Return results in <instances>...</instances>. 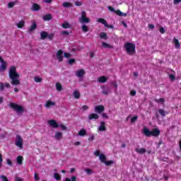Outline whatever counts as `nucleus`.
<instances>
[{
	"instance_id": "nucleus-64",
	"label": "nucleus",
	"mask_w": 181,
	"mask_h": 181,
	"mask_svg": "<svg viewBox=\"0 0 181 181\" xmlns=\"http://www.w3.org/2000/svg\"><path fill=\"white\" fill-rule=\"evenodd\" d=\"M102 117L103 118H108V115H107V113H102Z\"/></svg>"
},
{
	"instance_id": "nucleus-63",
	"label": "nucleus",
	"mask_w": 181,
	"mask_h": 181,
	"mask_svg": "<svg viewBox=\"0 0 181 181\" xmlns=\"http://www.w3.org/2000/svg\"><path fill=\"white\" fill-rule=\"evenodd\" d=\"M16 181H23V178H21L20 177H16Z\"/></svg>"
},
{
	"instance_id": "nucleus-19",
	"label": "nucleus",
	"mask_w": 181,
	"mask_h": 181,
	"mask_svg": "<svg viewBox=\"0 0 181 181\" xmlns=\"http://www.w3.org/2000/svg\"><path fill=\"white\" fill-rule=\"evenodd\" d=\"M135 152L137 153H139L140 155H144V153H146V148H135Z\"/></svg>"
},
{
	"instance_id": "nucleus-1",
	"label": "nucleus",
	"mask_w": 181,
	"mask_h": 181,
	"mask_svg": "<svg viewBox=\"0 0 181 181\" xmlns=\"http://www.w3.org/2000/svg\"><path fill=\"white\" fill-rule=\"evenodd\" d=\"M8 76L12 86H19L21 84V81H19V74L16 72V66H12L10 67L8 71Z\"/></svg>"
},
{
	"instance_id": "nucleus-11",
	"label": "nucleus",
	"mask_w": 181,
	"mask_h": 181,
	"mask_svg": "<svg viewBox=\"0 0 181 181\" xmlns=\"http://www.w3.org/2000/svg\"><path fill=\"white\" fill-rule=\"evenodd\" d=\"M57 59L58 62H63V50L59 49L57 52Z\"/></svg>"
},
{
	"instance_id": "nucleus-49",
	"label": "nucleus",
	"mask_w": 181,
	"mask_h": 181,
	"mask_svg": "<svg viewBox=\"0 0 181 181\" xmlns=\"http://www.w3.org/2000/svg\"><path fill=\"white\" fill-rule=\"evenodd\" d=\"M48 39H49V40H53V38L54 37V34H50V35H47V37Z\"/></svg>"
},
{
	"instance_id": "nucleus-14",
	"label": "nucleus",
	"mask_w": 181,
	"mask_h": 181,
	"mask_svg": "<svg viewBox=\"0 0 181 181\" xmlns=\"http://www.w3.org/2000/svg\"><path fill=\"white\" fill-rule=\"evenodd\" d=\"M107 80H108V78H107L105 76H99L98 78V83H107Z\"/></svg>"
},
{
	"instance_id": "nucleus-12",
	"label": "nucleus",
	"mask_w": 181,
	"mask_h": 181,
	"mask_svg": "<svg viewBox=\"0 0 181 181\" xmlns=\"http://www.w3.org/2000/svg\"><path fill=\"white\" fill-rule=\"evenodd\" d=\"M31 11H33L34 12L40 11V6L36 3H33Z\"/></svg>"
},
{
	"instance_id": "nucleus-5",
	"label": "nucleus",
	"mask_w": 181,
	"mask_h": 181,
	"mask_svg": "<svg viewBox=\"0 0 181 181\" xmlns=\"http://www.w3.org/2000/svg\"><path fill=\"white\" fill-rule=\"evenodd\" d=\"M80 23H90V18H87V13L83 11L81 12V16L79 18Z\"/></svg>"
},
{
	"instance_id": "nucleus-58",
	"label": "nucleus",
	"mask_w": 181,
	"mask_h": 181,
	"mask_svg": "<svg viewBox=\"0 0 181 181\" xmlns=\"http://www.w3.org/2000/svg\"><path fill=\"white\" fill-rule=\"evenodd\" d=\"M74 62H76L75 59H71L69 60V64H73V63H74Z\"/></svg>"
},
{
	"instance_id": "nucleus-28",
	"label": "nucleus",
	"mask_w": 181,
	"mask_h": 181,
	"mask_svg": "<svg viewBox=\"0 0 181 181\" xmlns=\"http://www.w3.org/2000/svg\"><path fill=\"white\" fill-rule=\"evenodd\" d=\"M17 165H22L23 163V157L22 156H18L17 157Z\"/></svg>"
},
{
	"instance_id": "nucleus-39",
	"label": "nucleus",
	"mask_w": 181,
	"mask_h": 181,
	"mask_svg": "<svg viewBox=\"0 0 181 181\" xmlns=\"http://www.w3.org/2000/svg\"><path fill=\"white\" fill-rule=\"evenodd\" d=\"M81 29L82 32H83L84 33H87V32H88V26H87L86 25H83Z\"/></svg>"
},
{
	"instance_id": "nucleus-47",
	"label": "nucleus",
	"mask_w": 181,
	"mask_h": 181,
	"mask_svg": "<svg viewBox=\"0 0 181 181\" xmlns=\"http://www.w3.org/2000/svg\"><path fill=\"white\" fill-rule=\"evenodd\" d=\"M75 5H76V6H81V5H83V2L76 1H75Z\"/></svg>"
},
{
	"instance_id": "nucleus-2",
	"label": "nucleus",
	"mask_w": 181,
	"mask_h": 181,
	"mask_svg": "<svg viewBox=\"0 0 181 181\" xmlns=\"http://www.w3.org/2000/svg\"><path fill=\"white\" fill-rule=\"evenodd\" d=\"M144 135L147 138H151V136H154L155 138H158L159 135H160V130L158 128H154L151 131L149 129L144 127L142 131Z\"/></svg>"
},
{
	"instance_id": "nucleus-26",
	"label": "nucleus",
	"mask_w": 181,
	"mask_h": 181,
	"mask_svg": "<svg viewBox=\"0 0 181 181\" xmlns=\"http://www.w3.org/2000/svg\"><path fill=\"white\" fill-rule=\"evenodd\" d=\"M115 13H116L118 16H127V13H122V11L119 10H114Z\"/></svg>"
},
{
	"instance_id": "nucleus-10",
	"label": "nucleus",
	"mask_w": 181,
	"mask_h": 181,
	"mask_svg": "<svg viewBox=\"0 0 181 181\" xmlns=\"http://www.w3.org/2000/svg\"><path fill=\"white\" fill-rule=\"evenodd\" d=\"M48 124L49 127H52V128H59V124H57V122L54 119L49 120Z\"/></svg>"
},
{
	"instance_id": "nucleus-22",
	"label": "nucleus",
	"mask_w": 181,
	"mask_h": 181,
	"mask_svg": "<svg viewBox=\"0 0 181 181\" xmlns=\"http://www.w3.org/2000/svg\"><path fill=\"white\" fill-rule=\"evenodd\" d=\"M16 26L18 29H22L25 28V21H21L16 23Z\"/></svg>"
},
{
	"instance_id": "nucleus-52",
	"label": "nucleus",
	"mask_w": 181,
	"mask_h": 181,
	"mask_svg": "<svg viewBox=\"0 0 181 181\" xmlns=\"http://www.w3.org/2000/svg\"><path fill=\"white\" fill-rule=\"evenodd\" d=\"M130 95L134 97V95H136V91L135 90H132L130 91Z\"/></svg>"
},
{
	"instance_id": "nucleus-57",
	"label": "nucleus",
	"mask_w": 181,
	"mask_h": 181,
	"mask_svg": "<svg viewBox=\"0 0 181 181\" xmlns=\"http://www.w3.org/2000/svg\"><path fill=\"white\" fill-rule=\"evenodd\" d=\"M62 35H66L68 36V35H70V33H69L67 30H64L62 31Z\"/></svg>"
},
{
	"instance_id": "nucleus-3",
	"label": "nucleus",
	"mask_w": 181,
	"mask_h": 181,
	"mask_svg": "<svg viewBox=\"0 0 181 181\" xmlns=\"http://www.w3.org/2000/svg\"><path fill=\"white\" fill-rule=\"evenodd\" d=\"M124 47L126 50L127 54H129V56H134V54L136 53V51L135 50V44L132 42H126L124 45Z\"/></svg>"
},
{
	"instance_id": "nucleus-46",
	"label": "nucleus",
	"mask_w": 181,
	"mask_h": 181,
	"mask_svg": "<svg viewBox=\"0 0 181 181\" xmlns=\"http://www.w3.org/2000/svg\"><path fill=\"white\" fill-rule=\"evenodd\" d=\"M2 162H4V158L2 153H0V168H2Z\"/></svg>"
},
{
	"instance_id": "nucleus-41",
	"label": "nucleus",
	"mask_w": 181,
	"mask_h": 181,
	"mask_svg": "<svg viewBox=\"0 0 181 181\" xmlns=\"http://www.w3.org/2000/svg\"><path fill=\"white\" fill-rule=\"evenodd\" d=\"M16 4V1H11V2H9V3L8 4V8H13V6H15Z\"/></svg>"
},
{
	"instance_id": "nucleus-23",
	"label": "nucleus",
	"mask_w": 181,
	"mask_h": 181,
	"mask_svg": "<svg viewBox=\"0 0 181 181\" xmlns=\"http://www.w3.org/2000/svg\"><path fill=\"white\" fill-rule=\"evenodd\" d=\"M54 138H55V139H57L58 141L62 139V138H63V133H62L60 132H57L55 133Z\"/></svg>"
},
{
	"instance_id": "nucleus-30",
	"label": "nucleus",
	"mask_w": 181,
	"mask_h": 181,
	"mask_svg": "<svg viewBox=\"0 0 181 181\" xmlns=\"http://www.w3.org/2000/svg\"><path fill=\"white\" fill-rule=\"evenodd\" d=\"M47 33L45 31H42L40 33V36H41V39L42 40H45V39H46V37H47Z\"/></svg>"
},
{
	"instance_id": "nucleus-44",
	"label": "nucleus",
	"mask_w": 181,
	"mask_h": 181,
	"mask_svg": "<svg viewBox=\"0 0 181 181\" xmlns=\"http://www.w3.org/2000/svg\"><path fill=\"white\" fill-rule=\"evenodd\" d=\"M85 172H86L87 175H91L92 173H93V170H91L90 168H86L85 170Z\"/></svg>"
},
{
	"instance_id": "nucleus-36",
	"label": "nucleus",
	"mask_w": 181,
	"mask_h": 181,
	"mask_svg": "<svg viewBox=\"0 0 181 181\" xmlns=\"http://www.w3.org/2000/svg\"><path fill=\"white\" fill-rule=\"evenodd\" d=\"M54 177L56 180H62V175L57 173H54Z\"/></svg>"
},
{
	"instance_id": "nucleus-42",
	"label": "nucleus",
	"mask_w": 181,
	"mask_h": 181,
	"mask_svg": "<svg viewBox=\"0 0 181 181\" xmlns=\"http://www.w3.org/2000/svg\"><path fill=\"white\" fill-rule=\"evenodd\" d=\"M34 81H35V83H42V81H43V79L42 78L35 76L34 78Z\"/></svg>"
},
{
	"instance_id": "nucleus-45",
	"label": "nucleus",
	"mask_w": 181,
	"mask_h": 181,
	"mask_svg": "<svg viewBox=\"0 0 181 181\" xmlns=\"http://www.w3.org/2000/svg\"><path fill=\"white\" fill-rule=\"evenodd\" d=\"M137 119H138L137 115H135L134 117H132L131 119L132 124H134V122H136Z\"/></svg>"
},
{
	"instance_id": "nucleus-51",
	"label": "nucleus",
	"mask_w": 181,
	"mask_h": 181,
	"mask_svg": "<svg viewBox=\"0 0 181 181\" xmlns=\"http://www.w3.org/2000/svg\"><path fill=\"white\" fill-rule=\"evenodd\" d=\"M64 57H66V59H69V57H71V54H70V53H69V52H65V53L64 54Z\"/></svg>"
},
{
	"instance_id": "nucleus-16",
	"label": "nucleus",
	"mask_w": 181,
	"mask_h": 181,
	"mask_svg": "<svg viewBox=\"0 0 181 181\" xmlns=\"http://www.w3.org/2000/svg\"><path fill=\"white\" fill-rule=\"evenodd\" d=\"M37 29V24H36V22H33L31 26L28 29L29 33L31 32H33V30H36Z\"/></svg>"
},
{
	"instance_id": "nucleus-37",
	"label": "nucleus",
	"mask_w": 181,
	"mask_h": 181,
	"mask_svg": "<svg viewBox=\"0 0 181 181\" xmlns=\"http://www.w3.org/2000/svg\"><path fill=\"white\" fill-rule=\"evenodd\" d=\"M155 103H160V104H165V99L163 98H160L159 99H155L154 100Z\"/></svg>"
},
{
	"instance_id": "nucleus-17",
	"label": "nucleus",
	"mask_w": 181,
	"mask_h": 181,
	"mask_svg": "<svg viewBox=\"0 0 181 181\" xmlns=\"http://www.w3.org/2000/svg\"><path fill=\"white\" fill-rule=\"evenodd\" d=\"M106 127H105V122H101L100 125L98 127V131H100L101 132H104L105 131Z\"/></svg>"
},
{
	"instance_id": "nucleus-62",
	"label": "nucleus",
	"mask_w": 181,
	"mask_h": 181,
	"mask_svg": "<svg viewBox=\"0 0 181 181\" xmlns=\"http://www.w3.org/2000/svg\"><path fill=\"white\" fill-rule=\"evenodd\" d=\"M179 2H181V0H174L173 1L174 5H177V4H179Z\"/></svg>"
},
{
	"instance_id": "nucleus-54",
	"label": "nucleus",
	"mask_w": 181,
	"mask_h": 181,
	"mask_svg": "<svg viewBox=\"0 0 181 181\" xmlns=\"http://www.w3.org/2000/svg\"><path fill=\"white\" fill-rule=\"evenodd\" d=\"M159 32H160V33L163 35L165 32V28H163V27L160 28Z\"/></svg>"
},
{
	"instance_id": "nucleus-35",
	"label": "nucleus",
	"mask_w": 181,
	"mask_h": 181,
	"mask_svg": "<svg viewBox=\"0 0 181 181\" xmlns=\"http://www.w3.org/2000/svg\"><path fill=\"white\" fill-rule=\"evenodd\" d=\"M158 112L161 117H166V111L163 109H158Z\"/></svg>"
},
{
	"instance_id": "nucleus-27",
	"label": "nucleus",
	"mask_w": 181,
	"mask_h": 181,
	"mask_svg": "<svg viewBox=\"0 0 181 181\" xmlns=\"http://www.w3.org/2000/svg\"><path fill=\"white\" fill-rule=\"evenodd\" d=\"M53 18V16H52V14H46L42 17V19H44L45 21H51V19Z\"/></svg>"
},
{
	"instance_id": "nucleus-33",
	"label": "nucleus",
	"mask_w": 181,
	"mask_h": 181,
	"mask_svg": "<svg viewBox=\"0 0 181 181\" xmlns=\"http://www.w3.org/2000/svg\"><path fill=\"white\" fill-rule=\"evenodd\" d=\"M62 27L64 29H69V28H71V26L70 25V23H69L67 21H65L62 25Z\"/></svg>"
},
{
	"instance_id": "nucleus-6",
	"label": "nucleus",
	"mask_w": 181,
	"mask_h": 181,
	"mask_svg": "<svg viewBox=\"0 0 181 181\" xmlns=\"http://www.w3.org/2000/svg\"><path fill=\"white\" fill-rule=\"evenodd\" d=\"M94 155L95 156H99V159L102 163H104L107 160V156L101 153L98 150L94 152Z\"/></svg>"
},
{
	"instance_id": "nucleus-50",
	"label": "nucleus",
	"mask_w": 181,
	"mask_h": 181,
	"mask_svg": "<svg viewBox=\"0 0 181 181\" xmlns=\"http://www.w3.org/2000/svg\"><path fill=\"white\" fill-rule=\"evenodd\" d=\"M169 78H170L171 81H175V78H176V77L173 74H170Z\"/></svg>"
},
{
	"instance_id": "nucleus-20",
	"label": "nucleus",
	"mask_w": 181,
	"mask_h": 181,
	"mask_svg": "<svg viewBox=\"0 0 181 181\" xmlns=\"http://www.w3.org/2000/svg\"><path fill=\"white\" fill-rule=\"evenodd\" d=\"M102 93L103 94H104V95H108V94L111 93V88L105 87L103 88Z\"/></svg>"
},
{
	"instance_id": "nucleus-56",
	"label": "nucleus",
	"mask_w": 181,
	"mask_h": 181,
	"mask_svg": "<svg viewBox=\"0 0 181 181\" xmlns=\"http://www.w3.org/2000/svg\"><path fill=\"white\" fill-rule=\"evenodd\" d=\"M7 164H8L9 166H12V160L11 159L8 158L6 160Z\"/></svg>"
},
{
	"instance_id": "nucleus-4",
	"label": "nucleus",
	"mask_w": 181,
	"mask_h": 181,
	"mask_svg": "<svg viewBox=\"0 0 181 181\" xmlns=\"http://www.w3.org/2000/svg\"><path fill=\"white\" fill-rule=\"evenodd\" d=\"M8 105L11 108L14 110L17 114H22V112H25V108H23L21 105L13 103H11Z\"/></svg>"
},
{
	"instance_id": "nucleus-31",
	"label": "nucleus",
	"mask_w": 181,
	"mask_h": 181,
	"mask_svg": "<svg viewBox=\"0 0 181 181\" xmlns=\"http://www.w3.org/2000/svg\"><path fill=\"white\" fill-rule=\"evenodd\" d=\"M62 6L64 8H71L73 6V4L70 2H64Z\"/></svg>"
},
{
	"instance_id": "nucleus-40",
	"label": "nucleus",
	"mask_w": 181,
	"mask_h": 181,
	"mask_svg": "<svg viewBox=\"0 0 181 181\" xmlns=\"http://www.w3.org/2000/svg\"><path fill=\"white\" fill-rule=\"evenodd\" d=\"M55 86L57 91H62V90H63V86H62V84L60 83H57Z\"/></svg>"
},
{
	"instance_id": "nucleus-60",
	"label": "nucleus",
	"mask_w": 181,
	"mask_h": 181,
	"mask_svg": "<svg viewBox=\"0 0 181 181\" xmlns=\"http://www.w3.org/2000/svg\"><path fill=\"white\" fill-rule=\"evenodd\" d=\"M149 29H155V25L153 24H148Z\"/></svg>"
},
{
	"instance_id": "nucleus-48",
	"label": "nucleus",
	"mask_w": 181,
	"mask_h": 181,
	"mask_svg": "<svg viewBox=\"0 0 181 181\" xmlns=\"http://www.w3.org/2000/svg\"><path fill=\"white\" fill-rule=\"evenodd\" d=\"M34 179L35 180H40V178L39 177V174H37V173L34 174Z\"/></svg>"
},
{
	"instance_id": "nucleus-59",
	"label": "nucleus",
	"mask_w": 181,
	"mask_h": 181,
	"mask_svg": "<svg viewBox=\"0 0 181 181\" xmlns=\"http://www.w3.org/2000/svg\"><path fill=\"white\" fill-rule=\"evenodd\" d=\"M88 105H83L82 106V109L83 110V111H87V110H88Z\"/></svg>"
},
{
	"instance_id": "nucleus-18",
	"label": "nucleus",
	"mask_w": 181,
	"mask_h": 181,
	"mask_svg": "<svg viewBox=\"0 0 181 181\" xmlns=\"http://www.w3.org/2000/svg\"><path fill=\"white\" fill-rule=\"evenodd\" d=\"M56 105L55 102H52V100H47L45 103L46 108H50L52 106Z\"/></svg>"
},
{
	"instance_id": "nucleus-24",
	"label": "nucleus",
	"mask_w": 181,
	"mask_h": 181,
	"mask_svg": "<svg viewBox=\"0 0 181 181\" xmlns=\"http://www.w3.org/2000/svg\"><path fill=\"white\" fill-rule=\"evenodd\" d=\"M7 63L6 62H2L0 66V71H5L7 69Z\"/></svg>"
},
{
	"instance_id": "nucleus-21",
	"label": "nucleus",
	"mask_w": 181,
	"mask_h": 181,
	"mask_svg": "<svg viewBox=\"0 0 181 181\" xmlns=\"http://www.w3.org/2000/svg\"><path fill=\"white\" fill-rule=\"evenodd\" d=\"M78 135L79 136H86V135H87V130H86V129H81L79 130Z\"/></svg>"
},
{
	"instance_id": "nucleus-29",
	"label": "nucleus",
	"mask_w": 181,
	"mask_h": 181,
	"mask_svg": "<svg viewBox=\"0 0 181 181\" xmlns=\"http://www.w3.org/2000/svg\"><path fill=\"white\" fill-rule=\"evenodd\" d=\"M80 95H81L80 91H78V90H75L74 91V98H76L78 100V98H80Z\"/></svg>"
},
{
	"instance_id": "nucleus-32",
	"label": "nucleus",
	"mask_w": 181,
	"mask_h": 181,
	"mask_svg": "<svg viewBox=\"0 0 181 181\" xmlns=\"http://www.w3.org/2000/svg\"><path fill=\"white\" fill-rule=\"evenodd\" d=\"M97 22L102 23V25H104V26H107V21H105L104 18H98Z\"/></svg>"
},
{
	"instance_id": "nucleus-38",
	"label": "nucleus",
	"mask_w": 181,
	"mask_h": 181,
	"mask_svg": "<svg viewBox=\"0 0 181 181\" xmlns=\"http://www.w3.org/2000/svg\"><path fill=\"white\" fill-rule=\"evenodd\" d=\"M99 37H100V39H104L105 40H107V39L106 33H101L99 35Z\"/></svg>"
},
{
	"instance_id": "nucleus-43",
	"label": "nucleus",
	"mask_w": 181,
	"mask_h": 181,
	"mask_svg": "<svg viewBox=\"0 0 181 181\" xmlns=\"http://www.w3.org/2000/svg\"><path fill=\"white\" fill-rule=\"evenodd\" d=\"M103 163H105V165H106V166H110V165H112V163H114V161L106 160Z\"/></svg>"
},
{
	"instance_id": "nucleus-9",
	"label": "nucleus",
	"mask_w": 181,
	"mask_h": 181,
	"mask_svg": "<svg viewBox=\"0 0 181 181\" xmlns=\"http://www.w3.org/2000/svg\"><path fill=\"white\" fill-rule=\"evenodd\" d=\"M75 74L76 76L78 78H83V77H84V76L86 75V71H84V69H79L76 71Z\"/></svg>"
},
{
	"instance_id": "nucleus-7",
	"label": "nucleus",
	"mask_w": 181,
	"mask_h": 181,
	"mask_svg": "<svg viewBox=\"0 0 181 181\" xmlns=\"http://www.w3.org/2000/svg\"><path fill=\"white\" fill-rule=\"evenodd\" d=\"M16 146H18V148H22L23 146V139L21 136V135H16Z\"/></svg>"
},
{
	"instance_id": "nucleus-61",
	"label": "nucleus",
	"mask_w": 181,
	"mask_h": 181,
	"mask_svg": "<svg viewBox=\"0 0 181 181\" xmlns=\"http://www.w3.org/2000/svg\"><path fill=\"white\" fill-rule=\"evenodd\" d=\"M71 181H77V177L76 176H72L71 177Z\"/></svg>"
},
{
	"instance_id": "nucleus-8",
	"label": "nucleus",
	"mask_w": 181,
	"mask_h": 181,
	"mask_svg": "<svg viewBox=\"0 0 181 181\" xmlns=\"http://www.w3.org/2000/svg\"><path fill=\"white\" fill-rule=\"evenodd\" d=\"M105 110V107H104V105H99L95 107V112L97 114H101V112H104Z\"/></svg>"
},
{
	"instance_id": "nucleus-13",
	"label": "nucleus",
	"mask_w": 181,
	"mask_h": 181,
	"mask_svg": "<svg viewBox=\"0 0 181 181\" xmlns=\"http://www.w3.org/2000/svg\"><path fill=\"white\" fill-rule=\"evenodd\" d=\"M5 87L6 88H11V84L8 83H0V91H4V90H5Z\"/></svg>"
},
{
	"instance_id": "nucleus-25",
	"label": "nucleus",
	"mask_w": 181,
	"mask_h": 181,
	"mask_svg": "<svg viewBox=\"0 0 181 181\" xmlns=\"http://www.w3.org/2000/svg\"><path fill=\"white\" fill-rule=\"evenodd\" d=\"M102 47H104V49H112L113 47H112V45H111L107 42H103Z\"/></svg>"
},
{
	"instance_id": "nucleus-53",
	"label": "nucleus",
	"mask_w": 181,
	"mask_h": 181,
	"mask_svg": "<svg viewBox=\"0 0 181 181\" xmlns=\"http://www.w3.org/2000/svg\"><path fill=\"white\" fill-rule=\"evenodd\" d=\"M95 139V136L94 135H90L88 139V141H94V139Z\"/></svg>"
},
{
	"instance_id": "nucleus-55",
	"label": "nucleus",
	"mask_w": 181,
	"mask_h": 181,
	"mask_svg": "<svg viewBox=\"0 0 181 181\" xmlns=\"http://www.w3.org/2000/svg\"><path fill=\"white\" fill-rule=\"evenodd\" d=\"M59 127L63 131H66V129H67V127L64 126V124H60Z\"/></svg>"
},
{
	"instance_id": "nucleus-34",
	"label": "nucleus",
	"mask_w": 181,
	"mask_h": 181,
	"mask_svg": "<svg viewBox=\"0 0 181 181\" xmlns=\"http://www.w3.org/2000/svg\"><path fill=\"white\" fill-rule=\"evenodd\" d=\"M174 43H175L176 49L180 48V42H179V40L174 38Z\"/></svg>"
},
{
	"instance_id": "nucleus-15",
	"label": "nucleus",
	"mask_w": 181,
	"mask_h": 181,
	"mask_svg": "<svg viewBox=\"0 0 181 181\" xmlns=\"http://www.w3.org/2000/svg\"><path fill=\"white\" fill-rule=\"evenodd\" d=\"M100 118V116L97 115L96 113H91L88 115V120L91 121L92 119H98Z\"/></svg>"
}]
</instances>
